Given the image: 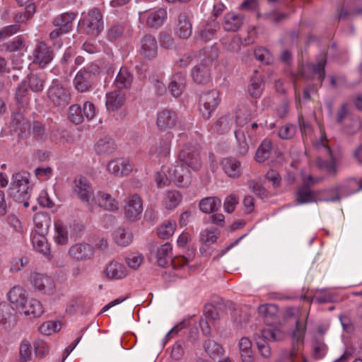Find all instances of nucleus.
I'll use <instances>...</instances> for the list:
<instances>
[{
  "instance_id": "nucleus-1",
  "label": "nucleus",
  "mask_w": 362,
  "mask_h": 362,
  "mask_svg": "<svg viewBox=\"0 0 362 362\" xmlns=\"http://www.w3.org/2000/svg\"><path fill=\"white\" fill-rule=\"evenodd\" d=\"M302 185L296 192V201L298 204H303L312 202L322 201L320 197V191L312 190L310 187L320 182L321 178L313 177L311 175L305 172L301 173Z\"/></svg>"
},
{
  "instance_id": "nucleus-2",
  "label": "nucleus",
  "mask_w": 362,
  "mask_h": 362,
  "mask_svg": "<svg viewBox=\"0 0 362 362\" xmlns=\"http://www.w3.org/2000/svg\"><path fill=\"white\" fill-rule=\"evenodd\" d=\"M286 337V333L279 327L268 325L263 329L260 335L255 338L258 350L264 358H269L271 356V349L267 341H281Z\"/></svg>"
},
{
  "instance_id": "nucleus-3",
  "label": "nucleus",
  "mask_w": 362,
  "mask_h": 362,
  "mask_svg": "<svg viewBox=\"0 0 362 362\" xmlns=\"http://www.w3.org/2000/svg\"><path fill=\"white\" fill-rule=\"evenodd\" d=\"M305 332L306 321L298 320L291 336L292 349L290 352V358L292 362H308L305 356L301 353Z\"/></svg>"
},
{
  "instance_id": "nucleus-4",
  "label": "nucleus",
  "mask_w": 362,
  "mask_h": 362,
  "mask_svg": "<svg viewBox=\"0 0 362 362\" xmlns=\"http://www.w3.org/2000/svg\"><path fill=\"white\" fill-rule=\"evenodd\" d=\"M79 27L83 32L89 35H98L103 29V17L100 11L93 8L87 14L83 13V17L79 21Z\"/></svg>"
},
{
  "instance_id": "nucleus-5",
  "label": "nucleus",
  "mask_w": 362,
  "mask_h": 362,
  "mask_svg": "<svg viewBox=\"0 0 362 362\" xmlns=\"http://www.w3.org/2000/svg\"><path fill=\"white\" fill-rule=\"evenodd\" d=\"M326 64V59L324 55L320 56V59L317 61V64L316 65L314 64H308L306 67H302L300 69L296 78L294 81V87L297 88V83L298 81L302 79H306L309 78V76L305 74L306 71H309L312 74V79L315 81L316 86H319L321 85L324 78H325V66Z\"/></svg>"
},
{
  "instance_id": "nucleus-6",
  "label": "nucleus",
  "mask_w": 362,
  "mask_h": 362,
  "mask_svg": "<svg viewBox=\"0 0 362 362\" xmlns=\"http://www.w3.org/2000/svg\"><path fill=\"white\" fill-rule=\"evenodd\" d=\"M13 181L11 188V193L19 202L27 200L30 194L28 175L25 173H16L13 177Z\"/></svg>"
},
{
  "instance_id": "nucleus-7",
  "label": "nucleus",
  "mask_w": 362,
  "mask_h": 362,
  "mask_svg": "<svg viewBox=\"0 0 362 362\" xmlns=\"http://www.w3.org/2000/svg\"><path fill=\"white\" fill-rule=\"evenodd\" d=\"M74 191L81 201L85 202L91 209H93L95 202L93 189L86 177L78 176L75 178Z\"/></svg>"
},
{
  "instance_id": "nucleus-8",
  "label": "nucleus",
  "mask_w": 362,
  "mask_h": 362,
  "mask_svg": "<svg viewBox=\"0 0 362 362\" xmlns=\"http://www.w3.org/2000/svg\"><path fill=\"white\" fill-rule=\"evenodd\" d=\"M168 174L171 181L177 187H185L191 182L189 170L183 163H180L179 159L174 165L169 168Z\"/></svg>"
},
{
  "instance_id": "nucleus-9",
  "label": "nucleus",
  "mask_w": 362,
  "mask_h": 362,
  "mask_svg": "<svg viewBox=\"0 0 362 362\" xmlns=\"http://www.w3.org/2000/svg\"><path fill=\"white\" fill-rule=\"evenodd\" d=\"M220 102L219 93L215 90L203 94L200 98L199 111L204 119H209Z\"/></svg>"
},
{
  "instance_id": "nucleus-10",
  "label": "nucleus",
  "mask_w": 362,
  "mask_h": 362,
  "mask_svg": "<svg viewBox=\"0 0 362 362\" xmlns=\"http://www.w3.org/2000/svg\"><path fill=\"white\" fill-rule=\"evenodd\" d=\"M178 158L180 163H183L185 166L194 170H198L202 166V158L199 151L192 146H185L180 151Z\"/></svg>"
},
{
  "instance_id": "nucleus-11",
  "label": "nucleus",
  "mask_w": 362,
  "mask_h": 362,
  "mask_svg": "<svg viewBox=\"0 0 362 362\" xmlns=\"http://www.w3.org/2000/svg\"><path fill=\"white\" fill-rule=\"evenodd\" d=\"M49 100L56 106H66L71 100L69 91L57 81L49 87L47 92Z\"/></svg>"
},
{
  "instance_id": "nucleus-12",
  "label": "nucleus",
  "mask_w": 362,
  "mask_h": 362,
  "mask_svg": "<svg viewBox=\"0 0 362 362\" xmlns=\"http://www.w3.org/2000/svg\"><path fill=\"white\" fill-rule=\"evenodd\" d=\"M30 281L36 290L45 294H53L56 290L53 279L46 274L35 273L31 275Z\"/></svg>"
},
{
  "instance_id": "nucleus-13",
  "label": "nucleus",
  "mask_w": 362,
  "mask_h": 362,
  "mask_svg": "<svg viewBox=\"0 0 362 362\" xmlns=\"http://www.w3.org/2000/svg\"><path fill=\"white\" fill-rule=\"evenodd\" d=\"M179 124L177 115L171 110L165 109L158 112L156 126L160 131H168Z\"/></svg>"
},
{
  "instance_id": "nucleus-14",
  "label": "nucleus",
  "mask_w": 362,
  "mask_h": 362,
  "mask_svg": "<svg viewBox=\"0 0 362 362\" xmlns=\"http://www.w3.org/2000/svg\"><path fill=\"white\" fill-rule=\"evenodd\" d=\"M143 211L142 199L138 194L130 195L124 206L125 216L129 220H135L140 216Z\"/></svg>"
},
{
  "instance_id": "nucleus-15",
  "label": "nucleus",
  "mask_w": 362,
  "mask_h": 362,
  "mask_svg": "<svg viewBox=\"0 0 362 362\" xmlns=\"http://www.w3.org/2000/svg\"><path fill=\"white\" fill-rule=\"evenodd\" d=\"M52 59V50L45 42H39L33 52V63L44 68L51 62Z\"/></svg>"
},
{
  "instance_id": "nucleus-16",
  "label": "nucleus",
  "mask_w": 362,
  "mask_h": 362,
  "mask_svg": "<svg viewBox=\"0 0 362 362\" xmlns=\"http://www.w3.org/2000/svg\"><path fill=\"white\" fill-rule=\"evenodd\" d=\"M175 33L182 39L189 38L192 33V24L190 16L182 13L178 16L177 21L174 28Z\"/></svg>"
},
{
  "instance_id": "nucleus-17",
  "label": "nucleus",
  "mask_w": 362,
  "mask_h": 362,
  "mask_svg": "<svg viewBox=\"0 0 362 362\" xmlns=\"http://www.w3.org/2000/svg\"><path fill=\"white\" fill-rule=\"evenodd\" d=\"M108 171L117 177L126 176L133 170V165L124 158L111 160L107 165Z\"/></svg>"
},
{
  "instance_id": "nucleus-18",
  "label": "nucleus",
  "mask_w": 362,
  "mask_h": 362,
  "mask_svg": "<svg viewBox=\"0 0 362 362\" xmlns=\"http://www.w3.org/2000/svg\"><path fill=\"white\" fill-rule=\"evenodd\" d=\"M320 130L321 133V140L320 144L317 146V151L320 153H324L325 157L323 158H320L317 161V164L320 168L327 167V163L330 164L333 163V156L332 153V151L329 146L327 145V139L325 135V129L322 126L320 125Z\"/></svg>"
},
{
  "instance_id": "nucleus-19",
  "label": "nucleus",
  "mask_w": 362,
  "mask_h": 362,
  "mask_svg": "<svg viewBox=\"0 0 362 362\" xmlns=\"http://www.w3.org/2000/svg\"><path fill=\"white\" fill-rule=\"evenodd\" d=\"M69 254L73 259L86 260L93 257V248L90 245L86 243L75 244L70 247Z\"/></svg>"
},
{
  "instance_id": "nucleus-20",
  "label": "nucleus",
  "mask_w": 362,
  "mask_h": 362,
  "mask_svg": "<svg viewBox=\"0 0 362 362\" xmlns=\"http://www.w3.org/2000/svg\"><path fill=\"white\" fill-rule=\"evenodd\" d=\"M158 44L156 38L151 35L144 36L141 41L140 54L146 59L154 58L157 55Z\"/></svg>"
},
{
  "instance_id": "nucleus-21",
  "label": "nucleus",
  "mask_w": 362,
  "mask_h": 362,
  "mask_svg": "<svg viewBox=\"0 0 362 362\" xmlns=\"http://www.w3.org/2000/svg\"><path fill=\"white\" fill-rule=\"evenodd\" d=\"M95 204L108 211H115L119 209L118 202L111 194L104 191L98 192L93 206Z\"/></svg>"
},
{
  "instance_id": "nucleus-22",
  "label": "nucleus",
  "mask_w": 362,
  "mask_h": 362,
  "mask_svg": "<svg viewBox=\"0 0 362 362\" xmlns=\"http://www.w3.org/2000/svg\"><path fill=\"white\" fill-rule=\"evenodd\" d=\"M167 17V11L164 8H159L149 13H143L140 15L141 20L146 19V24L150 27L160 26Z\"/></svg>"
},
{
  "instance_id": "nucleus-23",
  "label": "nucleus",
  "mask_w": 362,
  "mask_h": 362,
  "mask_svg": "<svg viewBox=\"0 0 362 362\" xmlns=\"http://www.w3.org/2000/svg\"><path fill=\"white\" fill-rule=\"evenodd\" d=\"M225 173L230 177L237 178L242 174L240 162L235 158H226L221 161Z\"/></svg>"
},
{
  "instance_id": "nucleus-24",
  "label": "nucleus",
  "mask_w": 362,
  "mask_h": 362,
  "mask_svg": "<svg viewBox=\"0 0 362 362\" xmlns=\"http://www.w3.org/2000/svg\"><path fill=\"white\" fill-rule=\"evenodd\" d=\"M92 77L93 74L90 71L80 70L74 80L76 89L81 93L89 90L91 86Z\"/></svg>"
},
{
  "instance_id": "nucleus-25",
  "label": "nucleus",
  "mask_w": 362,
  "mask_h": 362,
  "mask_svg": "<svg viewBox=\"0 0 362 362\" xmlns=\"http://www.w3.org/2000/svg\"><path fill=\"white\" fill-rule=\"evenodd\" d=\"M33 317H37L42 315L44 308L42 303L35 298L26 300L22 308L19 311Z\"/></svg>"
},
{
  "instance_id": "nucleus-26",
  "label": "nucleus",
  "mask_w": 362,
  "mask_h": 362,
  "mask_svg": "<svg viewBox=\"0 0 362 362\" xmlns=\"http://www.w3.org/2000/svg\"><path fill=\"white\" fill-rule=\"evenodd\" d=\"M8 298L13 308L20 311L27 300L25 291L19 286H15L8 292Z\"/></svg>"
},
{
  "instance_id": "nucleus-27",
  "label": "nucleus",
  "mask_w": 362,
  "mask_h": 362,
  "mask_svg": "<svg viewBox=\"0 0 362 362\" xmlns=\"http://www.w3.org/2000/svg\"><path fill=\"white\" fill-rule=\"evenodd\" d=\"M77 13L74 12H67L56 18L54 21V25L59 28L61 33H69L73 28V22L76 19Z\"/></svg>"
},
{
  "instance_id": "nucleus-28",
  "label": "nucleus",
  "mask_w": 362,
  "mask_h": 362,
  "mask_svg": "<svg viewBox=\"0 0 362 362\" xmlns=\"http://www.w3.org/2000/svg\"><path fill=\"white\" fill-rule=\"evenodd\" d=\"M125 101V96L123 92L115 90L107 93L106 107L109 111H115L122 107Z\"/></svg>"
},
{
  "instance_id": "nucleus-29",
  "label": "nucleus",
  "mask_w": 362,
  "mask_h": 362,
  "mask_svg": "<svg viewBox=\"0 0 362 362\" xmlns=\"http://www.w3.org/2000/svg\"><path fill=\"white\" fill-rule=\"evenodd\" d=\"M182 194L177 190H168L164 194L162 199V205L167 209H175L181 202Z\"/></svg>"
},
{
  "instance_id": "nucleus-30",
  "label": "nucleus",
  "mask_w": 362,
  "mask_h": 362,
  "mask_svg": "<svg viewBox=\"0 0 362 362\" xmlns=\"http://www.w3.org/2000/svg\"><path fill=\"white\" fill-rule=\"evenodd\" d=\"M105 274L109 279H119L126 276L127 270L123 264L117 262H111L106 267Z\"/></svg>"
},
{
  "instance_id": "nucleus-31",
  "label": "nucleus",
  "mask_w": 362,
  "mask_h": 362,
  "mask_svg": "<svg viewBox=\"0 0 362 362\" xmlns=\"http://www.w3.org/2000/svg\"><path fill=\"white\" fill-rule=\"evenodd\" d=\"M132 81V77L127 68H121L115 81V86L117 90L122 92L123 89L128 88Z\"/></svg>"
},
{
  "instance_id": "nucleus-32",
  "label": "nucleus",
  "mask_w": 362,
  "mask_h": 362,
  "mask_svg": "<svg viewBox=\"0 0 362 362\" xmlns=\"http://www.w3.org/2000/svg\"><path fill=\"white\" fill-rule=\"evenodd\" d=\"M243 23V17L234 13H228L225 16L223 26L226 31H236Z\"/></svg>"
},
{
  "instance_id": "nucleus-33",
  "label": "nucleus",
  "mask_w": 362,
  "mask_h": 362,
  "mask_svg": "<svg viewBox=\"0 0 362 362\" xmlns=\"http://www.w3.org/2000/svg\"><path fill=\"white\" fill-rule=\"evenodd\" d=\"M1 49L10 52H26L27 46L24 38L22 36H17L8 43L2 45Z\"/></svg>"
},
{
  "instance_id": "nucleus-34",
  "label": "nucleus",
  "mask_w": 362,
  "mask_h": 362,
  "mask_svg": "<svg viewBox=\"0 0 362 362\" xmlns=\"http://www.w3.org/2000/svg\"><path fill=\"white\" fill-rule=\"evenodd\" d=\"M240 356L243 362H253L252 342L247 337H242L239 342Z\"/></svg>"
},
{
  "instance_id": "nucleus-35",
  "label": "nucleus",
  "mask_w": 362,
  "mask_h": 362,
  "mask_svg": "<svg viewBox=\"0 0 362 362\" xmlns=\"http://www.w3.org/2000/svg\"><path fill=\"white\" fill-rule=\"evenodd\" d=\"M193 80L198 83H204L209 80L210 71L205 64H200L194 67L192 71Z\"/></svg>"
},
{
  "instance_id": "nucleus-36",
  "label": "nucleus",
  "mask_w": 362,
  "mask_h": 362,
  "mask_svg": "<svg viewBox=\"0 0 362 362\" xmlns=\"http://www.w3.org/2000/svg\"><path fill=\"white\" fill-rule=\"evenodd\" d=\"M23 82L32 91L40 92L44 88L45 78L42 76L30 74L23 80Z\"/></svg>"
},
{
  "instance_id": "nucleus-37",
  "label": "nucleus",
  "mask_w": 362,
  "mask_h": 362,
  "mask_svg": "<svg viewBox=\"0 0 362 362\" xmlns=\"http://www.w3.org/2000/svg\"><path fill=\"white\" fill-rule=\"evenodd\" d=\"M32 243L34 249L45 255H48L49 247L43 233H34L32 235Z\"/></svg>"
},
{
  "instance_id": "nucleus-38",
  "label": "nucleus",
  "mask_w": 362,
  "mask_h": 362,
  "mask_svg": "<svg viewBox=\"0 0 362 362\" xmlns=\"http://www.w3.org/2000/svg\"><path fill=\"white\" fill-rule=\"evenodd\" d=\"M33 222L36 230L35 233H45L47 232L50 220L45 213H37L33 218Z\"/></svg>"
},
{
  "instance_id": "nucleus-39",
  "label": "nucleus",
  "mask_w": 362,
  "mask_h": 362,
  "mask_svg": "<svg viewBox=\"0 0 362 362\" xmlns=\"http://www.w3.org/2000/svg\"><path fill=\"white\" fill-rule=\"evenodd\" d=\"M54 241L58 245H65L68 242V232L63 223L58 220L54 222Z\"/></svg>"
},
{
  "instance_id": "nucleus-40",
  "label": "nucleus",
  "mask_w": 362,
  "mask_h": 362,
  "mask_svg": "<svg viewBox=\"0 0 362 362\" xmlns=\"http://www.w3.org/2000/svg\"><path fill=\"white\" fill-rule=\"evenodd\" d=\"M176 227L177 224L175 221H164L157 229L158 237L163 240L168 239L174 234Z\"/></svg>"
},
{
  "instance_id": "nucleus-41",
  "label": "nucleus",
  "mask_w": 362,
  "mask_h": 362,
  "mask_svg": "<svg viewBox=\"0 0 362 362\" xmlns=\"http://www.w3.org/2000/svg\"><path fill=\"white\" fill-rule=\"evenodd\" d=\"M204 348L207 355L211 358L222 356L224 353V349L222 346L211 339L205 341Z\"/></svg>"
},
{
  "instance_id": "nucleus-42",
  "label": "nucleus",
  "mask_w": 362,
  "mask_h": 362,
  "mask_svg": "<svg viewBox=\"0 0 362 362\" xmlns=\"http://www.w3.org/2000/svg\"><path fill=\"white\" fill-rule=\"evenodd\" d=\"M185 79L182 74L173 76V80L169 85V89L175 97L180 96L185 88Z\"/></svg>"
},
{
  "instance_id": "nucleus-43",
  "label": "nucleus",
  "mask_w": 362,
  "mask_h": 362,
  "mask_svg": "<svg viewBox=\"0 0 362 362\" xmlns=\"http://www.w3.org/2000/svg\"><path fill=\"white\" fill-rule=\"evenodd\" d=\"M221 200L216 197H206L199 203L201 211L206 214L212 213L221 206Z\"/></svg>"
},
{
  "instance_id": "nucleus-44",
  "label": "nucleus",
  "mask_w": 362,
  "mask_h": 362,
  "mask_svg": "<svg viewBox=\"0 0 362 362\" xmlns=\"http://www.w3.org/2000/svg\"><path fill=\"white\" fill-rule=\"evenodd\" d=\"M172 246L169 243L162 245L157 251V260L159 265L165 267L169 262L172 254Z\"/></svg>"
},
{
  "instance_id": "nucleus-45",
  "label": "nucleus",
  "mask_w": 362,
  "mask_h": 362,
  "mask_svg": "<svg viewBox=\"0 0 362 362\" xmlns=\"http://www.w3.org/2000/svg\"><path fill=\"white\" fill-rule=\"evenodd\" d=\"M271 149L272 142L269 140H264L256 152L255 158L256 161L258 163L264 162L269 158Z\"/></svg>"
},
{
  "instance_id": "nucleus-46",
  "label": "nucleus",
  "mask_w": 362,
  "mask_h": 362,
  "mask_svg": "<svg viewBox=\"0 0 362 362\" xmlns=\"http://www.w3.org/2000/svg\"><path fill=\"white\" fill-rule=\"evenodd\" d=\"M61 329V322L54 320L45 322L40 327V332L45 335L48 336L59 332Z\"/></svg>"
},
{
  "instance_id": "nucleus-47",
  "label": "nucleus",
  "mask_w": 362,
  "mask_h": 362,
  "mask_svg": "<svg viewBox=\"0 0 362 362\" xmlns=\"http://www.w3.org/2000/svg\"><path fill=\"white\" fill-rule=\"evenodd\" d=\"M173 137V134L168 132L165 135V139L160 141L158 147H156L155 153L158 156H167L170 152V142Z\"/></svg>"
},
{
  "instance_id": "nucleus-48",
  "label": "nucleus",
  "mask_w": 362,
  "mask_h": 362,
  "mask_svg": "<svg viewBox=\"0 0 362 362\" xmlns=\"http://www.w3.org/2000/svg\"><path fill=\"white\" fill-rule=\"evenodd\" d=\"M262 80L260 77L255 76L250 80L248 87L250 95L254 98H259L262 93Z\"/></svg>"
},
{
  "instance_id": "nucleus-49",
  "label": "nucleus",
  "mask_w": 362,
  "mask_h": 362,
  "mask_svg": "<svg viewBox=\"0 0 362 362\" xmlns=\"http://www.w3.org/2000/svg\"><path fill=\"white\" fill-rule=\"evenodd\" d=\"M132 234L124 229L119 228L115 233V242L119 245H128L132 242Z\"/></svg>"
},
{
  "instance_id": "nucleus-50",
  "label": "nucleus",
  "mask_w": 362,
  "mask_h": 362,
  "mask_svg": "<svg viewBox=\"0 0 362 362\" xmlns=\"http://www.w3.org/2000/svg\"><path fill=\"white\" fill-rule=\"evenodd\" d=\"M83 115L78 105L74 104L69 107L68 117L71 122L76 124L81 123L83 119Z\"/></svg>"
},
{
  "instance_id": "nucleus-51",
  "label": "nucleus",
  "mask_w": 362,
  "mask_h": 362,
  "mask_svg": "<svg viewBox=\"0 0 362 362\" xmlns=\"http://www.w3.org/2000/svg\"><path fill=\"white\" fill-rule=\"evenodd\" d=\"M219 236L217 230H205L201 233V241L206 246H209L216 242Z\"/></svg>"
},
{
  "instance_id": "nucleus-52",
  "label": "nucleus",
  "mask_w": 362,
  "mask_h": 362,
  "mask_svg": "<svg viewBox=\"0 0 362 362\" xmlns=\"http://www.w3.org/2000/svg\"><path fill=\"white\" fill-rule=\"evenodd\" d=\"M115 148L114 142L108 139H100L95 145V151L98 153H110Z\"/></svg>"
},
{
  "instance_id": "nucleus-53",
  "label": "nucleus",
  "mask_w": 362,
  "mask_h": 362,
  "mask_svg": "<svg viewBox=\"0 0 362 362\" xmlns=\"http://www.w3.org/2000/svg\"><path fill=\"white\" fill-rule=\"evenodd\" d=\"M31 1L32 0H16V1L20 6H26V12L23 16V18H22V15H21L20 16H18V15L16 16V18L18 22H24L25 20L30 18L31 16L34 13L35 6L33 4H30Z\"/></svg>"
},
{
  "instance_id": "nucleus-54",
  "label": "nucleus",
  "mask_w": 362,
  "mask_h": 362,
  "mask_svg": "<svg viewBox=\"0 0 362 362\" xmlns=\"http://www.w3.org/2000/svg\"><path fill=\"white\" fill-rule=\"evenodd\" d=\"M16 98L18 103L21 104H27L28 101V86L23 81L21 84L18 86L16 93Z\"/></svg>"
},
{
  "instance_id": "nucleus-55",
  "label": "nucleus",
  "mask_w": 362,
  "mask_h": 362,
  "mask_svg": "<svg viewBox=\"0 0 362 362\" xmlns=\"http://www.w3.org/2000/svg\"><path fill=\"white\" fill-rule=\"evenodd\" d=\"M155 181L156 182L157 187L159 188L168 186L170 182H172L170 176L168 177L166 175L165 172L164 171V168H162L161 170L156 174Z\"/></svg>"
},
{
  "instance_id": "nucleus-56",
  "label": "nucleus",
  "mask_w": 362,
  "mask_h": 362,
  "mask_svg": "<svg viewBox=\"0 0 362 362\" xmlns=\"http://www.w3.org/2000/svg\"><path fill=\"white\" fill-rule=\"evenodd\" d=\"M277 310V307L274 304L262 305L258 308L259 313L264 315L266 317H274L276 314Z\"/></svg>"
},
{
  "instance_id": "nucleus-57",
  "label": "nucleus",
  "mask_w": 362,
  "mask_h": 362,
  "mask_svg": "<svg viewBox=\"0 0 362 362\" xmlns=\"http://www.w3.org/2000/svg\"><path fill=\"white\" fill-rule=\"evenodd\" d=\"M144 257L140 254H131L126 258V262L128 266L134 269L139 267L143 262Z\"/></svg>"
},
{
  "instance_id": "nucleus-58",
  "label": "nucleus",
  "mask_w": 362,
  "mask_h": 362,
  "mask_svg": "<svg viewBox=\"0 0 362 362\" xmlns=\"http://www.w3.org/2000/svg\"><path fill=\"white\" fill-rule=\"evenodd\" d=\"M19 29L20 28L18 25H11L3 28L0 30V41L16 34L18 32Z\"/></svg>"
},
{
  "instance_id": "nucleus-59",
  "label": "nucleus",
  "mask_w": 362,
  "mask_h": 362,
  "mask_svg": "<svg viewBox=\"0 0 362 362\" xmlns=\"http://www.w3.org/2000/svg\"><path fill=\"white\" fill-rule=\"evenodd\" d=\"M296 133V127L293 125L286 124L280 128L279 135L281 139H288L292 138Z\"/></svg>"
},
{
  "instance_id": "nucleus-60",
  "label": "nucleus",
  "mask_w": 362,
  "mask_h": 362,
  "mask_svg": "<svg viewBox=\"0 0 362 362\" xmlns=\"http://www.w3.org/2000/svg\"><path fill=\"white\" fill-rule=\"evenodd\" d=\"M238 203V197L234 194H230L225 199L223 206L228 213H231L235 210V206Z\"/></svg>"
},
{
  "instance_id": "nucleus-61",
  "label": "nucleus",
  "mask_w": 362,
  "mask_h": 362,
  "mask_svg": "<svg viewBox=\"0 0 362 362\" xmlns=\"http://www.w3.org/2000/svg\"><path fill=\"white\" fill-rule=\"evenodd\" d=\"M31 346L28 342L23 341L20 346V356L23 362H27L31 356Z\"/></svg>"
},
{
  "instance_id": "nucleus-62",
  "label": "nucleus",
  "mask_w": 362,
  "mask_h": 362,
  "mask_svg": "<svg viewBox=\"0 0 362 362\" xmlns=\"http://www.w3.org/2000/svg\"><path fill=\"white\" fill-rule=\"evenodd\" d=\"M35 351L37 356L44 357L49 353V349L46 342L39 341L35 344Z\"/></svg>"
},
{
  "instance_id": "nucleus-63",
  "label": "nucleus",
  "mask_w": 362,
  "mask_h": 362,
  "mask_svg": "<svg viewBox=\"0 0 362 362\" xmlns=\"http://www.w3.org/2000/svg\"><path fill=\"white\" fill-rule=\"evenodd\" d=\"M83 115L88 119H93L96 115V107L93 103L86 102L83 105Z\"/></svg>"
},
{
  "instance_id": "nucleus-64",
  "label": "nucleus",
  "mask_w": 362,
  "mask_h": 362,
  "mask_svg": "<svg viewBox=\"0 0 362 362\" xmlns=\"http://www.w3.org/2000/svg\"><path fill=\"white\" fill-rule=\"evenodd\" d=\"M35 175L40 180H46L52 175L51 168H38L35 170Z\"/></svg>"
}]
</instances>
